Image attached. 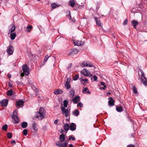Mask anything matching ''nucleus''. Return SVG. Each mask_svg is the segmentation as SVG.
Listing matches in <instances>:
<instances>
[{"label":"nucleus","mask_w":147,"mask_h":147,"mask_svg":"<svg viewBox=\"0 0 147 147\" xmlns=\"http://www.w3.org/2000/svg\"><path fill=\"white\" fill-rule=\"evenodd\" d=\"M45 110L42 108H40L38 112L36 113V117L40 119H43L45 116Z\"/></svg>","instance_id":"nucleus-1"},{"label":"nucleus","mask_w":147,"mask_h":147,"mask_svg":"<svg viewBox=\"0 0 147 147\" xmlns=\"http://www.w3.org/2000/svg\"><path fill=\"white\" fill-rule=\"evenodd\" d=\"M17 109H16L13 111L12 118L13 119V122L14 123H17L19 121L18 117L17 115Z\"/></svg>","instance_id":"nucleus-2"},{"label":"nucleus","mask_w":147,"mask_h":147,"mask_svg":"<svg viewBox=\"0 0 147 147\" xmlns=\"http://www.w3.org/2000/svg\"><path fill=\"white\" fill-rule=\"evenodd\" d=\"M61 110L62 111L63 115H64L66 117H67L69 116L70 114V109H65L63 106H61Z\"/></svg>","instance_id":"nucleus-3"},{"label":"nucleus","mask_w":147,"mask_h":147,"mask_svg":"<svg viewBox=\"0 0 147 147\" xmlns=\"http://www.w3.org/2000/svg\"><path fill=\"white\" fill-rule=\"evenodd\" d=\"M22 70L26 75L27 76L29 74V68L26 64H24L22 65Z\"/></svg>","instance_id":"nucleus-4"},{"label":"nucleus","mask_w":147,"mask_h":147,"mask_svg":"<svg viewBox=\"0 0 147 147\" xmlns=\"http://www.w3.org/2000/svg\"><path fill=\"white\" fill-rule=\"evenodd\" d=\"M141 72L142 74L141 82H143L145 86H146L147 85V79L145 77L144 73L142 70H141Z\"/></svg>","instance_id":"nucleus-5"},{"label":"nucleus","mask_w":147,"mask_h":147,"mask_svg":"<svg viewBox=\"0 0 147 147\" xmlns=\"http://www.w3.org/2000/svg\"><path fill=\"white\" fill-rule=\"evenodd\" d=\"M81 73L84 76H92V75L90 74V72L88 70L85 68L84 69L81 71Z\"/></svg>","instance_id":"nucleus-6"},{"label":"nucleus","mask_w":147,"mask_h":147,"mask_svg":"<svg viewBox=\"0 0 147 147\" xmlns=\"http://www.w3.org/2000/svg\"><path fill=\"white\" fill-rule=\"evenodd\" d=\"M13 51L14 49L13 47L10 45L7 48V52L8 54L11 55L13 53Z\"/></svg>","instance_id":"nucleus-7"},{"label":"nucleus","mask_w":147,"mask_h":147,"mask_svg":"<svg viewBox=\"0 0 147 147\" xmlns=\"http://www.w3.org/2000/svg\"><path fill=\"white\" fill-rule=\"evenodd\" d=\"M73 42L75 45L78 46L83 45L85 43L84 42H82L81 40H74Z\"/></svg>","instance_id":"nucleus-8"},{"label":"nucleus","mask_w":147,"mask_h":147,"mask_svg":"<svg viewBox=\"0 0 147 147\" xmlns=\"http://www.w3.org/2000/svg\"><path fill=\"white\" fill-rule=\"evenodd\" d=\"M56 145L59 147H66L67 143L66 141L63 143H61L60 141H59L56 143Z\"/></svg>","instance_id":"nucleus-9"},{"label":"nucleus","mask_w":147,"mask_h":147,"mask_svg":"<svg viewBox=\"0 0 147 147\" xmlns=\"http://www.w3.org/2000/svg\"><path fill=\"white\" fill-rule=\"evenodd\" d=\"M9 33H12L15 30V26L14 24L11 25L9 27Z\"/></svg>","instance_id":"nucleus-10"},{"label":"nucleus","mask_w":147,"mask_h":147,"mask_svg":"<svg viewBox=\"0 0 147 147\" xmlns=\"http://www.w3.org/2000/svg\"><path fill=\"white\" fill-rule=\"evenodd\" d=\"M8 100L7 99H4L0 102V103L2 107H6L8 104Z\"/></svg>","instance_id":"nucleus-11"},{"label":"nucleus","mask_w":147,"mask_h":147,"mask_svg":"<svg viewBox=\"0 0 147 147\" xmlns=\"http://www.w3.org/2000/svg\"><path fill=\"white\" fill-rule=\"evenodd\" d=\"M70 129L72 131H74L76 130V125L74 123H72L69 126Z\"/></svg>","instance_id":"nucleus-12"},{"label":"nucleus","mask_w":147,"mask_h":147,"mask_svg":"<svg viewBox=\"0 0 147 147\" xmlns=\"http://www.w3.org/2000/svg\"><path fill=\"white\" fill-rule=\"evenodd\" d=\"M94 20L96 23L97 24L98 26H102V24L101 23L100 20L97 17L94 18Z\"/></svg>","instance_id":"nucleus-13"},{"label":"nucleus","mask_w":147,"mask_h":147,"mask_svg":"<svg viewBox=\"0 0 147 147\" xmlns=\"http://www.w3.org/2000/svg\"><path fill=\"white\" fill-rule=\"evenodd\" d=\"M109 99H110L108 101L109 105L110 106H113L114 105V100L112 97L109 98Z\"/></svg>","instance_id":"nucleus-14"},{"label":"nucleus","mask_w":147,"mask_h":147,"mask_svg":"<svg viewBox=\"0 0 147 147\" xmlns=\"http://www.w3.org/2000/svg\"><path fill=\"white\" fill-rule=\"evenodd\" d=\"M80 101V97L79 96H76L73 99V101L75 103H77Z\"/></svg>","instance_id":"nucleus-15"},{"label":"nucleus","mask_w":147,"mask_h":147,"mask_svg":"<svg viewBox=\"0 0 147 147\" xmlns=\"http://www.w3.org/2000/svg\"><path fill=\"white\" fill-rule=\"evenodd\" d=\"M80 80L83 85H85L88 81V80L87 79H83L82 78H80Z\"/></svg>","instance_id":"nucleus-16"},{"label":"nucleus","mask_w":147,"mask_h":147,"mask_svg":"<svg viewBox=\"0 0 147 147\" xmlns=\"http://www.w3.org/2000/svg\"><path fill=\"white\" fill-rule=\"evenodd\" d=\"M16 107H17V106H20L21 105H22L24 104V101L23 100H21L17 101L16 102Z\"/></svg>","instance_id":"nucleus-17"},{"label":"nucleus","mask_w":147,"mask_h":147,"mask_svg":"<svg viewBox=\"0 0 147 147\" xmlns=\"http://www.w3.org/2000/svg\"><path fill=\"white\" fill-rule=\"evenodd\" d=\"M65 139V135L64 134H62L59 136V140L61 142H63Z\"/></svg>","instance_id":"nucleus-18"},{"label":"nucleus","mask_w":147,"mask_h":147,"mask_svg":"<svg viewBox=\"0 0 147 147\" xmlns=\"http://www.w3.org/2000/svg\"><path fill=\"white\" fill-rule=\"evenodd\" d=\"M74 90L73 89H71L69 92V95L71 97H73L74 95Z\"/></svg>","instance_id":"nucleus-19"},{"label":"nucleus","mask_w":147,"mask_h":147,"mask_svg":"<svg viewBox=\"0 0 147 147\" xmlns=\"http://www.w3.org/2000/svg\"><path fill=\"white\" fill-rule=\"evenodd\" d=\"M63 92V91L60 89H57L54 92V93L55 94H61Z\"/></svg>","instance_id":"nucleus-20"},{"label":"nucleus","mask_w":147,"mask_h":147,"mask_svg":"<svg viewBox=\"0 0 147 147\" xmlns=\"http://www.w3.org/2000/svg\"><path fill=\"white\" fill-rule=\"evenodd\" d=\"M32 127L34 130L35 131H37L38 129L37 125L35 123H34L32 124Z\"/></svg>","instance_id":"nucleus-21"},{"label":"nucleus","mask_w":147,"mask_h":147,"mask_svg":"<svg viewBox=\"0 0 147 147\" xmlns=\"http://www.w3.org/2000/svg\"><path fill=\"white\" fill-rule=\"evenodd\" d=\"M88 61H84L81 64V66L82 67H87Z\"/></svg>","instance_id":"nucleus-22"},{"label":"nucleus","mask_w":147,"mask_h":147,"mask_svg":"<svg viewBox=\"0 0 147 147\" xmlns=\"http://www.w3.org/2000/svg\"><path fill=\"white\" fill-rule=\"evenodd\" d=\"M69 3L71 7H74L75 4L74 0H70L69 1Z\"/></svg>","instance_id":"nucleus-23"},{"label":"nucleus","mask_w":147,"mask_h":147,"mask_svg":"<svg viewBox=\"0 0 147 147\" xmlns=\"http://www.w3.org/2000/svg\"><path fill=\"white\" fill-rule=\"evenodd\" d=\"M16 34L15 33H11L10 35V38L12 40L14 39L16 36Z\"/></svg>","instance_id":"nucleus-24"},{"label":"nucleus","mask_w":147,"mask_h":147,"mask_svg":"<svg viewBox=\"0 0 147 147\" xmlns=\"http://www.w3.org/2000/svg\"><path fill=\"white\" fill-rule=\"evenodd\" d=\"M64 128L67 132L69 130V125L68 123L65 124L64 125Z\"/></svg>","instance_id":"nucleus-25"},{"label":"nucleus","mask_w":147,"mask_h":147,"mask_svg":"<svg viewBox=\"0 0 147 147\" xmlns=\"http://www.w3.org/2000/svg\"><path fill=\"white\" fill-rule=\"evenodd\" d=\"M51 6L53 9L56 8L59 6V5L56 4L55 3H53L51 4Z\"/></svg>","instance_id":"nucleus-26"},{"label":"nucleus","mask_w":147,"mask_h":147,"mask_svg":"<svg viewBox=\"0 0 147 147\" xmlns=\"http://www.w3.org/2000/svg\"><path fill=\"white\" fill-rule=\"evenodd\" d=\"M73 114L76 116H78L79 115V111L78 109H76L73 112Z\"/></svg>","instance_id":"nucleus-27"},{"label":"nucleus","mask_w":147,"mask_h":147,"mask_svg":"<svg viewBox=\"0 0 147 147\" xmlns=\"http://www.w3.org/2000/svg\"><path fill=\"white\" fill-rule=\"evenodd\" d=\"M28 124L25 122H23L22 124V127L24 128H26Z\"/></svg>","instance_id":"nucleus-28"},{"label":"nucleus","mask_w":147,"mask_h":147,"mask_svg":"<svg viewBox=\"0 0 147 147\" xmlns=\"http://www.w3.org/2000/svg\"><path fill=\"white\" fill-rule=\"evenodd\" d=\"M13 93V91L12 90H9L7 92V95L9 96H11Z\"/></svg>","instance_id":"nucleus-29"},{"label":"nucleus","mask_w":147,"mask_h":147,"mask_svg":"<svg viewBox=\"0 0 147 147\" xmlns=\"http://www.w3.org/2000/svg\"><path fill=\"white\" fill-rule=\"evenodd\" d=\"M69 83H68L67 82H65V86L67 89H69L70 88V86Z\"/></svg>","instance_id":"nucleus-30"},{"label":"nucleus","mask_w":147,"mask_h":147,"mask_svg":"<svg viewBox=\"0 0 147 147\" xmlns=\"http://www.w3.org/2000/svg\"><path fill=\"white\" fill-rule=\"evenodd\" d=\"M116 110L118 112H121L123 111L122 107L121 106L117 107Z\"/></svg>","instance_id":"nucleus-31"},{"label":"nucleus","mask_w":147,"mask_h":147,"mask_svg":"<svg viewBox=\"0 0 147 147\" xmlns=\"http://www.w3.org/2000/svg\"><path fill=\"white\" fill-rule=\"evenodd\" d=\"M132 22L133 24V25L134 26V28H136L135 26L136 25H137L138 24V23L137 21L135 20H133L132 21Z\"/></svg>","instance_id":"nucleus-32"},{"label":"nucleus","mask_w":147,"mask_h":147,"mask_svg":"<svg viewBox=\"0 0 147 147\" xmlns=\"http://www.w3.org/2000/svg\"><path fill=\"white\" fill-rule=\"evenodd\" d=\"M68 102L67 100H65L63 101V105L64 108L67 107V106Z\"/></svg>","instance_id":"nucleus-33"},{"label":"nucleus","mask_w":147,"mask_h":147,"mask_svg":"<svg viewBox=\"0 0 147 147\" xmlns=\"http://www.w3.org/2000/svg\"><path fill=\"white\" fill-rule=\"evenodd\" d=\"M49 57L48 55L45 56V58H44V63H45L47 61V60L48 59Z\"/></svg>","instance_id":"nucleus-34"},{"label":"nucleus","mask_w":147,"mask_h":147,"mask_svg":"<svg viewBox=\"0 0 147 147\" xmlns=\"http://www.w3.org/2000/svg\"><path fill=\"white\" fill-rule=\"evenodd\" d=\"M7 125L5 124L3 125L2 127V129L4 131H6L7 129Z\"/></svg>","instance_id":"nucleus-35"},{"label":"nucleus","mask_w":147,"mask_h":147,"mask_svg":"<svg viewBox=\"0 0 147 147\" xmlns=\"http://www.w3.org/2000/svg\"><path fill=\"white\" fill-rule=\"evenodd\" d=\"M27 29H28V32H30L29 29H32V26H29L27 27Z\"/></svg>","instance_id":"nucleus-36"},{"label":"nucleus","mask_w":147,"mask_h":147,"mask_svg":"<svg viewBox=\"0 0 147 147\" xmlns=\"http://www.w3.org/2000/svg\"><path fill=\"white\" fill-rule=\"evenodd\" d=\"M133 91L134 92L135 94H137V90L135 86L133 87Z\"/></svg>","instance_id":"nucleus-37"},{"label":"nucleus","mask_w":147,"mask_h":147,"mask_svg":"<svg viewBox=\"0 0 147 147\" xmlns=\"http://www.w3.org/2000/svg\"><path fill=\"white\" fill-rule=\"evenodd\" d=\"M79 77V75H76L73 78V79L74 80L76 81L77 80Z\"/></svg>","instance_id":"nucleus-38"},{"label":"nucleus","mask_w":147,"mask_h":147,"mask_svg":"<svg viewBox=\"0 0 147 147\" xmlns=\"http://www.w3.org/2000/svg\"><path fill=\"white\" fill-rule=\"evenodd\" d=\"M28 133V131L26 129H24L23 131V134L25 136H26Z\"/></svg>","instance_id":"nucleus-39"},{"label":"nucleus","mask_w":147,"mask_h":147,"mask_svg":"<svg viewBox=\"0 0 147 147\" xmlns=\"http://www.w3.org/2000/svg\"><path fill=\"white\" fill-rule=\"evenodd\" d=\"M74 51L73 50H71L69 52V55H74Z\"/></svg>","instance_id":"nucleus-40"},{"label":"nucleus","mask_w":147,"mask_h":147,"mask_svg":"<svg viewBox=\"0 0 147 147\" xmlns=\"http://www.w3.org/2000/svg\"><path fill=\"white\" fill-rule=\"evenodd\" d=\"M7 136L9 138H11L12 137V135L9 132L7 134Z\"/></svg>","instance_id":"nucleus-41"},{"label":"nucleus","mask_w":147,"mask_h":147,"mask_svg":"<svg viewBox=\"0 0 147 147\" xmlns=\"http://www.w3.org/2000/svg\"><path fill=\"white\" fill-rule=\"evenodd\" d=\"M93 66V65H92L91 62H88L87 67H92Z\"/></svg>","instance_id":"nucleus-42"},{"label":"nucleus","mask_w":147,"mask_h":147,"mask_svg":"<svg viewBox=\"0 0 147 147\" xmlns=\"http://www.w3.org/2000/svg\"><path fill=\"white\" fill-rule=\"evenodd\" d=\"M88 90V88L87 87L84 88L82 92L83 93H85L87 90Z\"/></svg>","instance_id":"nucleus-43"},{"label":"nucleus","mask_w":147,"mask_h":147,"mask_svg":"<svg viewBox=\"0 0 147 147\" xmlns=\"http://www.w3.org/2000/svg\"><path fill=\"white\" fill-rule=\"evenodd\" d=\"M74 51V54H77L79 51L77 49H74L73 50Z\"/></svg>","instance_id":"nucleus-44"},{"label":"nucleus","mask_w":147,"mask_h":147,"mask_svg":"<svg viewBox=\"0 0 147 147\" xmlns=\"http://www.w3.org/2000/svg\"><path fill=\"white\" fill-rule=\"evenodd\" d=\"M75 140V138L74 137H72V136H70L69 138L68 139V140Z\"/></svg>","instance_id":"nucleus-45"},{"label":"nucleus","mask_w":147,"mask_h":147,"mask_svg":"<svg viewBox=\"0 0 147 147\" xmlns=\"http://www.w3.org/2000/svg\"><path fill=\"white\" fill-rule=\"evenodd\" d=\"M78 106H79L80 107H82L83 106V104L81 102H79L78 104Z\"/></svg>","instance_id":"nucleus-46"},{"label":"nucleus","mask_w":147,"mask_h":147,"mask_svg":"<svg viewBox=\"0 0 147 147\" xmlns=\"http://www.w3.org/2000/svg\"><path fill=\"white\" fill-rule=\"evenodd\" d=\"M93 78L94 79V81H96L97 79V77L96 76H93Z\"/></svg>","instance_id":"nucleus-47"},{"label":"nucleus","mask_w":147,"mask_h":147,"mask_svg":"<svg viewBox=\"0 0 147 147\" xmlns=\"http://www.w3.org/2000/svg\"><path fill=\"white\" fill-rule=\"evenodd\" d=\"M33 81L32 80H28V83L30 84H31L33 83Z\"/></svg>","instance_id":"nucleus-48"},{"label":"nucleus","mask_w":147,"mask_h":147,"mask_svg":"<svg viewBox=\"0 0 147 147\" xmlns=\"http://www.w3.org/2000/svg\"><path fill=\"white\" fill-rule=\"evenodd\" d=\"M71 80V78H67V80L66 82H67L68 83H70Z\"/></svg>","instance_id":"nucleus-49"},{"label":"nucleus","mask_w":147,"mask_h":147,"mask_svg":"<svg viewBox=\"0 0 147 147\" xmlns=\"http://www.w3.org/2000/svg\"><path fill=\"white\" fill-rule=\"evenodd\" d=\"M127 20H126L123 22V24L124 25H125L126 24H127Z\"/></svg>","instance_id":"nucleus-50"},{"label":"nucleus","mask_w":147,"mask_h":147,"mask_svg":"<svg viewBox=\"0 0 147 147\" xmlns=\"http://www.w3.org/2000/svg\"><path fill=\"white\" fill-rule=\"evenodd\" d=\"M100 84L101 85H102V86H103L105 88H106V86L105 85V83L104 82H100Z\"/></svg>","instance_id":"nucleus-51"},{"label":"nucleus","mask_w":147,"mask_h":147,"mask_svg":"<svg viewBox=\"0 0 147 147\" xmlns=\"http://www.w3.org/2000/svg\"><path fill=\"white\" fill-rule=\"evenodd\" d=\"M16 83L18 85H20V84L22 85V83H21V82H19V81H17L16 82Z\"/></svg>","instance_id":"nucleus-52"},{"label":"nucleus","mask_w":147,"mask_h":147,"mask_svg":"<svg viewBox=\"0 0 147 147\" xmlns=\"http://www.w3.org/2000/svg\"><path fill=\"white\" fill-rule=\"evenodd\" d=\"M127 147H135L134 146V145H129L127 146Z\"/></svg>","instance_id":"nucleus-53"},{"label":"nucleus","mask_w":147,"mask_h":147,"mask_svg":"<svg viewBox=\"0 0 147 147\" xmlns=\"http://www.w3.org/2000/svg\"><path fill=\"white\" fill-rule=\"evenodd\" d=\"M58 122V120H56L54 121V124H56Z\"/></svg>","instance_id":"nucleus-54"},{"label":"nucleus","mask_w":147,"mask_h":147,"mask_svg":"<svg viewBox=\"0 0 147 147\" xmlns=\"http://www.w3.org/2000/svg\"><path fill=\"white\" fill-rule=\"evenodd\" d=\"M11 143L12 144H13V143H14V144H16V142H15V141L14 140H12L11 141Z\"/></svg>","instance_id":"nucleus-55"},{"label":"nucleus","mask_w":147,"mask_h":147,"mask_svg":"<svg viewBox=\"0 0 147 147\" xmlns=\"http://www.w3.org/2000/svg\"><path fill=\"white\" fill-rule=\"evenodd\" d=\"M24 74H25L24 73V72L23 73H21V76L22 77H23L24 76Z\"/></svg>","instance_id":"nucleus-56"},{"label":"nucleus","mask_w":147,"mask_h":147,"mask_svg":"<svg viewBox=\"0 0 147 147\" xmlns=\"http://www.w3.org/2000/svg\"><path fill=\"white\" fill-rule=\"evenodd\" d=\"M105 88L104 87H100V90H102V89H103V90H105V88Z\"/></svg>","instance_id":"nucleus-57"},{"label":"nucleus","mask_w":147,"mask_h":147,"mask_svg":"<svg viewBox=\"0 0 147 147\" xmlns=\"http://www.w3.org/2000/svg\"><path fill=\"white\" fill-rule=\"evenodd\" d=\"M87 92L88 94H90V92L89 91H88Z\"/></svg>","instance_id":"nucleus-58"},{"label":"nucleus","mask_w":147,"mask_h":147,"mask_svg":"<svg viewBox=\"0 0 147 147\" xmlns=\"http://www.w3.org/2000/svg\"><path fill=\"white\" fill-rule=\"evenodd\" d=\"M69 118L68 119H66V121H69Z\"/></svg>","instance_id":"nucleus-59"},{"label":"nucleus","mask_w":147,"mask_h":147,"mask_svg":"<svg viewBox=\"0 0 147 147\" xmlns=\"http://www.w3.org/2000/svg\"><path fill=\"white\" fill-rule=\"evenodd\" d=\"M69 18L71 19V16L70 14H69Z\"/></svg>","instance_id":"nucleus-60"},{"label":"nucleus","mask_w":147,"mask_h":147,"mask_svg":"<svg viewBox=\"0 0 147 147\" xmlns=\"http://www.w3.org/2000/svg\"><path fill=\"white\" fill-rule=\"evenodd\" d=\"M60 132L61 133H63V131L61 129V131H60Z\"/></svg>","instance_id":"nucleus-61"},{"label":"nucleus","mask_w":147,"mask_h":147,"mask_svg":"<svg viewBox=\"0 0 147 147\" xmlns=\"http://www.w3.org/2000/svg\"><path fill=\"white\" fill-rule=\"evenodd\" d=\"M9 86H10V87H11L12 86L9 83Z\"/></svg>","instance_id":"nucleus-62"},{"label":"nucleus","mask_w":147,"mask_h":147,"mask_svg":"<svg viewBox=\"0 0 147 147\" xmlns=\"http://www.w3.org/2000/svg\"><path fill=\"white\" fill-rule=\"evenodd\" d=\"M11 75H9V76H8V78H11Z\"/></svg>","instance_id":"nucleus-63"},{"label":"nucleus","mask_w":147,"mask_h":147,"mask_svg":"<svg viewBox=\"0 0 147 147\" xmlns=\"http://www.w3.org/2000/svg\"><path fill=\"white\" fill-rule=\"evenodd\" d=\"M71 67V64H69V67H68V68H70Z\"/></svg>","instance_id":"nucleus-64"}]
</instances>
